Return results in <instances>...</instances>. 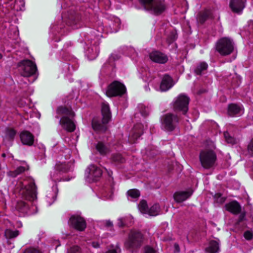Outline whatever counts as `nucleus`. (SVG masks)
<instances>
[{"label": "nucleus", "instance_id": "de8ad7c7", "mask_svg": "<svg viewBox=\"0 0 253 253\" xmlns=\"http://www.w3.org/2000/svg\"><path fill=\"white\" fill-rule=\"evenodd\" d=\"M174 248L176 251L179 252V247L178 244H174Z\"/></svg>", "mask_w": 253, "mask_h": 253}, {"label": "nucleus", "instance_id": "423d86ee", "mask_svg": "<svg viewBox=\"0 0 253 253\" xmlns=\"http://www.w3.org/2000/svg\"><path fill=\"white\" fill-rule=\"evenodd\" d=\"M21 74L24 77H30L35 74L37 70L35 63L29 60L21 62Z\"/></svg>", "mask_w": 253, "mask_h": 253}, {"label": "nucleus", "instance_id": "f8f14e48", "mask_svg": "<svg viewBox=\"0 0 253 253\" xmlns=\"http://www.w3.org/2000/svg\"><path fill=\"white\" fill-rule=\"evenodd\" d=\"M149 58L153 62L159 64H165L168 61V56L158 50H154L150 52Z\"/></svg>", "mask_w": 253, "mask_h": 253}, {"label": "nucleus", "instance_id": "1a4fd4ad", "mask_svg": "<svg viewBox=\"0 0 253 253\" xmlns=\"http://www.w3.org/2000/svg\"><path fill=\"white\" fill-rule=\"evenodd\" d=\"M71 225L77 230L82 231L86 227V222L84 218L78 215H73L69 221Z\"/></svg>", "mask_w": 253, "mask_h": 253}, {"label": "nucleus", "instance_id": "2eb2a0df", "mask_svg": "<svg viewBox=\"0 0 253 253\" xmlns=\"http://www.w3.org/2000/svg\"><path fill=\"white\" fill-rule=\"evenodd\" d=\"M88 177L92 180H96L102 174V170L98 167L94 165H90L87 169Z\"/></svg>", "mask_w": 253, "mask_h": 253}, {"label": "nucleus", "instance_id": "49530a36", "mask_svg": "<svg viewBox=\"0 0 253 253\" xmlns=\"http://www.w3.org/2000/svg\"><path fill=\"white\" fill-rule=\"evenodd\" d=\"M92 245L94 248H97L99 247V244L96 242H93Z\"/></svg>", "mask_w": 253, "mask_h": 253}, {"label": "nucleus", "instance_id": "dca6fc26", "mask_svg": "<svg viewBox=\"0 0 253 253\" xmlns=\"http://www.w3.org/2000/svg\"><path fill=\"white\" fill-rule=\"evenodd\" d=\"M193 192L191 189L186 191L177 192L174 193L173 198L176 202L180 203L189 198L192 195Z\"/></svg>", "mask_w": 253, "mask_h": 253}, {"label": "nucleus", "instance_id": "412c9836", "mask_svg": "<svg viewBox=\"0 0 253 253\" xmlns=\"http://www.w3.org/2000/svg\"><path fill=\"white\" fill-rule=\"evenodd\" d=\"M226 210L233 213L238 214L240 212L241 207L236 201H233L225 205Z\"/></svg>", "mask_w": 253, "mask_h": 253}, {"label": "nucleus", "instance_id": "09e8293b", "mask_svg": "<svg viewBox=\"0 0 253 253\" xmlns=\"http://www.w3.org/2000/svg\"><path fill=\"white\" fill-rule=\"evenodd\" d=\"M106 253H117L116 251L114 250H109Z\"/></svg>", "mask_w": 253, "mask_h": 253}, {"label": "nucleus", "instance_id": "f3484780", "mask_svg": "<svg viewBox=\"0 0 253 253\" xmlns=\"http://www.w3.org/2000/svg\"><path fill=\"white\" fill-rule=\"evenodd\" d=\"M246 0H231L230 7L232 10L236 13H239L245 7Z\"/></svg>", "mask_w": 253, "mask_h": 253}, {"label": "nucleus", "instance_id": "72a5a7b5", "mask_svg": "<svg viewBox=\"0 0 253 253\" xmlns=\"http://www.w3.org/2000/svg\"><path fill=\"white\" fill-rule=\"evenodd\" d=\"M214 198L215 199V201L219 204H222L223 203L225 200L226 198L222 197L220 193H216L215 194L214 196Z\"/></svg>", "mask_w": 253, "mask_h": 253}, {"label": "nucleus", "instance_id": "6e6552de", "mask_svg": "<svg viewBox=\"0 0 253 253\" xmlns=\"http://www.w3.org/2000/svg\"><path fill=\"white\" fill-rule=\"evenodd\" d=\"M36 189L35 183L33 180H24L22 183L20 192L25 196L33 197L35 194Z\"/></svg>", "mask_w": 253, "mask_h": 253}, {"label": "nucleus", "instance_id": "6ab92c4d", "mask_svg": "<svg viewBox=\"0 0 253 253\" xmlns=\"http://www.w3.org/2000/svg\"><path fill=\"white\" fill-rule=\"evenodd\" d=\"M107 123H104L103 120L102 121V123H101L97 119H93L92 121V126L93 129L97 132H104L107 129Z\"/></svg>", "mask_w": 253, "mask_h": 253}, {"label": "nucleus", "instance_id": "20e7f679", "mask_svg": "<svg viewBox=\"0 0 253 253\" xmlns=\"http://www.w3.org/2000/svg\"><path fill=\"white\" fill-rule=\"evenodd\" d=\"M126 90L123 84L118 81H114L108 86L106 94L108 97L117 96L123 95Z\"/></svg>", "mask_w": 253, "mask_h": 253}, {"label": "nucleus", "instance_id": "e433bc0d", "mask_svg": "<svg viewBox=\"0 0 253 253\" xmlns=\"http://www.w3.org/2000/svg\"><path fill=\"white\" fill-rule=\"evenodd\" d=\"M27 169L26 168L22 166L19 167L17 168V169L14 171V176L23 172L25 171V170Z\"/></svg>", "mask_w": 253, "mask_h": 253}, {"label": "nucleus", "instance_id": "473e14b6", "mask_svg": "<svg viewBox=\"0 0 253 253\" xmlns=\"http://www.w3.org/2000/svg\"><path fill=\"white\" fill-rule=\"evenodd\" d=\"M224 136L226 141L228 143L233 144L236 143V139L231 136L228 132H224Z\"/></svg>", "mask_w": 253, "mask_h": 253}, {"label": "nucleus", "instance_id": "79ce46f5", "mask_svg": "<svg viewBox=\"0 0 253 253\" xmlns=\"http://www.w3.org/2000/svg\"><path fill=\"white\" fill-rule=\"evenodd\" d=\"M80 251V248L78 246H74L71 248L69 253H77Z\"/></svg>", "mask_w": 253, "mask_h": 253}, {"label": "nucleus", "instance_id": "39448f33", "mask_svg": "<svg viewBox=\"0 0 253 253\" xmlns=\"http://www.w3.org/2000/svg\"><path fill=\"white\" fill-rule=\"evenodd\" d=\"M189 98L184 94L179 95L173 103V109L175 111H181L185 114L188 109Z\"/></svg>", "mask_w": 253, "mask_h": 253}, {"label": "nucleus", "instance_id": "f704fd0d", "mask_svg": "<svg viewBox=\"0 0 253 253\" xmlns=\"http://www.w3.org/2000/svg\"><path fill=\"white\" fill-rule=\"evenodd\" d=\"M56 169L59 171L66 172L68 171V168H67L65 164H58L56 165Z\"/></svg>", "mask_w": 253, "mask_h": 253}, {"label": "nucleus", "instance_id": "ddd939ff", "mask_svg": "<svg viewBox=\"0 0 253 253\" xmlns=\"http://www.w3.org/2000/svg\"><path fill=\"white\" fill-rule=\"evenodd\" d=\"M143 125L141 124H137L134 126L128 138L130 143H134L137 139L143 133Z\"/></svg>", "mask_w": 253, "mask_h": 253}, {"label": "nucleus", "instance_id": "f03ea898", "mask_svg": "<svg viewBox=\"0 0 253 253\" xmlns=\"http://www.w3.org/2000/svg\"><path fill=\"white\" fill-rule=\"evenodd\" d=\"M216 160V156L213 150L205 149L202 151L200 154V161L202 166L206 169L211 168Z\"/></svg>", "mask_w": 253, "mask_h": 253}, {"label": "nucleus", "instance_id": "c03bdc74", "mask_svg": "<svg viewBox=\"0 0 253 253\" xmlns=\"http://www.w3.org/2000/svg\"><path fill=\"white\" fill-rule=\"evenodd\" d=\"M248 151L252 155H253V139H252L248 145Z\"/></svg>", "mask_w": 253, "mask_h": 253}, {"label": "nucleus", "instance_id": "a211bd4d", "mask_svg": "<svg viewBox=\"0 0 253 253\" xmlns=\"http://www.w3.org/2000/svg\"><path fill=\"white\" fill-rule=\"evenodd\" d=\"M101 112L104 123H108L110 121L111 117V112L108 103L106 102L102 103Z\"/></svg>", "mask_w": 253, "mask_h": 253}, {"label": "nucleus", "instance_id": "4468645a", "mask_svg": "<svg viewBox=\"0 0 253 253\" xmlns=\"http://www.w3.org/2000/svg\"><path fill=\"white\" fill-rule=\"evenodd\" d=\"M20 138L24 145L32 146L34 141V135L29 131L24 130L20 134Z\"/></svg>", "mask_w": 253, "mask_h": 253}, {"label": "nucleus", "instance_id": "393cba45", "mask_svg": "<svg viewBox=\"0 0 253 253\" xmlns=\"http://www.w3.org/2000/svg\"><path fill=\"white\" fill-rule=\"evenodd\" d=\"M160 206L158 204H155L150 209H148L146 214L150 216H156L160 212Z\"/></svg>", "mask_w": 253, "mask_h": 253}, {"label": "nucleus", "instance_id": "58836bf2", "mask_svg": "<svg viewBox=\"0 0 253 253\" xmlns=\"http://www.w3.org/2000/svg\"><path fill=\"white\" fill-rule=\"evenodd\" d=\"M24 253H41V252L37 249L30 248L26 249Z\"/></svg>", "mask_w": 253, "mask_h": 253}, {"label": "nucleus", "instance_id": "ea45409f", "mask_svg": "<svg viewBox=\"0 0 253 253\" xmlns=\"http://www.w3.org/2000/svg\"><path fill=\"white\" fill-rule=\"evenodd\" d=\"M118 225L119 227H122L125 226L126 225V218H121L119 219Z\"/></svg>", "mask_w": 253, "mask_h": 253}, {"label": "nucleus", "instance_id": "c9c22d12", "mask_svg": "<svg viewBox=\"0 0 253 253\" xmlns=\"http://www.w3.org/2000/svg\"><path fill=\"white\" fill-rule=\"evenodd\" d=\"M113 159L115 162L118 163H123L125 161L124 159L121 154H116L113 157Z\"/></svg>", "mask_w": 253, "mask_h": 253}, {"label": "nucleus", "instance_id": "5701e85b", "mask_svg": "<svg viewBox=\"0 0 253 253\" xmlns=\"http://www.w3.org/2000/svg\"><path fill=\"white\" fill-rule=\"evenodd\" d=\"M228 113L230 116H234L237 115H240L243 113L241 107L235 104H231L228 106Z\"/></svg>", "mask_w": 253, "mask_h": 253}, {"label": "nucleus", "instance_id": "f257e3e1", "mask_svg": "<svg viewBox=\"0 0 253 253\" xmlns=\"http://www.w3.org/2000/svg\"><path fill=\"white\" fill-rule=\"evenodd\" d=\"M57 113L59 115H63L60 121L62 127L68 131H74L75 129V125L73 121L68 118H73L75 116V113L72 109L70 108L59 107L57 110Z\"/></svg>", "mask_w": 253, "mask_h": 253}, {"label": "nucleus", "instance_id": "c85d7f7f", "mask_svg": "<svg viewBox=\"0 0 253 253\" xmlns=\"http://www.w3.org/2000/svg\"><path fill=\"white\" fill-rule=\"evenodd\" d=\"M207 68L208 64L205 62H202L196 67L195 73L198 75H200L204 71L206 70Z\"/></svg>", "mask_w": 253, "mask_h": 253}, {"label": "nucleus", "instance_id": "bb28decb", "mask_svg": "<svg viewBox=\"0 0 253 253\" xmlns=\"http://www.w3.org/2000/svg\"><path fill=\"white\" fill-rule=\"evenodd\" d=\"M16 133V131L13 128H7L5 130V138L9 140H12Z\"/></svg>", "mask_w": 253, "mask_h": 253}, {"label": "nucleus", "instance_id": "4c0bfd02", "mask_svg": "<svg viewBox=\"0 0 253 253\" xmlns=\"http://www.w3.org/2000/svg\"><path fill=\"white\" fill-rule=\"evenodd\" d=\"M143 253H156V251L150 246H146L144 249Z\"/></svg>", "mask_w": 253, "mask_h": 253}, {"label": "nucleus", "instance_id": "cd10ccee", "mask_svg": "<svg viewBox=\"0 0 253 253\" xmlns=\"http://www.w3.org/2000/svg\"><path fill=\"white\" fill-rule=\"evenodd\" d=\"M155 0H139V1L144 8L148 11L153 5Z\"/></svg>", "mask_w": 253, "mask_h": 253}, {"label": "nucleus", "instance_id": "3c124183", "mask_svg": "<svg viewBox=\"0 0 253 253\" xmlns=\"http://www.w3.org/2000/svg\"><path fill=\"white\" fill-rule=\"evenodd\" d=\"M2 157H5V154H3L2 155Z\"/></svg>", "mask_w": 253, "mask_h": 253}, {"label": "nucleus", "instance_id": "a878e982", "mask_svg": "<svg viewBox=\"0 0 253 253\" xmlns=\"http://www.w3.org/2000/svg\"><path fill=\"white\" fill-rule=\"evenodd\" d=\"M96 148L101 155H105L109 152L108 148L103 143L100 142L97 143Z\"/></svg>", "mask_w": 253, "mask_h": 253}, {"label": "nucleus", "instance_id": "8fccbe9b", "mask_svg": "<svg viewBox=\"0 0 253 253\" xmlns=\"http://www.w3.org/2000/svg\"><path fill=\"white\" fill-rule=\"evenodd\" d=\"M2 58V55L1 54H0V59H1Z\"/></svg>", "mask_w": 253, "mask_h": 253}, {"label": "nucleus", "instance_id": "7ed1b4c3", "mask_svg": "<svg viewBox=\"0 0 253 253\" xmlns=\"http://www.w3.org/2000/svg\"><path fill=\"white\" fill-rule=\"evenodd\" d=\"M233 49V42L228 38H221L216 42V50L222 55L225 56L231 54Z\"/></svg>", "mask_w": 253, "mask_h": 253}, {"label": "nucleus", "instance_id": "a19ab883", "mask_svg": "<svg viewBox=\"0 0 253 253\" xmlns=\"http://www.w3.org/2000/svg\"><path fill=\"white\" fill-rule=\"evenodd\" d=\"M244 236L247 240H249L252 239L253 234L251 232L247 231L244 233Z\"/></svg>", "mask_w": 253, "mask_h": 253}, {"label": "nucleus", "instance_id": "2f4dec72", "mask_svg": "<svg viewBox=\"0 0 253 253\" xmlns=\"http://www.w3.org/2000/svg\"><path fill=\"white\" fill-rule=\"evenodd\" d=\"M127 195L132 199H137L140 196V192L138 190L133 189L128 190Z\"/></svg>", "mask_w": 253, "mask_h": 253}, {"label": "nucleus", "instance_id": "9d476101", "mask_svg": "<svg viewBox=\"0 0 253 253\" xmlns=\"http://www.w3.org/2000/svg\"><path fill=\"white\" fill-rule=\"evenodd\" d=\"M154 2L148 11L155 15H159L162 14L167 8L165 1L162 0H155Z\"/></svg>", "mask_w": 253, "mask_h": 253}, {"label": "nucleus", "instance_id": "0eeeda50", "mask_svg": "<svg viewBox=\"0 0 253 253\" xmlns=\"http://www.w3.org/2000/svg\"><path fill=\"white\" fill-rule=\"evenodd\" d=\"M142 241V235L139 232H131L128 240L125 243L127 249L134 248L139 246Z\"/></svg>", "mask_w": 253, "mask_h": 253}, {"label": "nucleus", "instance_id": "7c9ffc66", "mask_svg": "<svg viewBox=\"0 0 253 253\" xmlns=\"http://www.w3.org/2000/svg\"><path fill=\"white\" fill-rule=\"evenodd\" d=\"M139 211L143 213L146 214L148 210L147 202L145 200H141L138 205Z\"/></svg>", "mask_w": 253, "mask_h": 253}, {"label": "nucleus", "instance_id": "c756f323", "mask_svg": "<svg viewBox=\"0 0 253 253\" xmlns=\"http://www.w3.org/2000/svg\"><path fill=\"white\" fill-rule=\"evenodd\" d=\"M19 235L18 230L12 231L10 229H7L5 231V236L6 238H13L17 237Z\"/></svg>", "mask_w": 253, "mask_h": 253}, {"label": "nucleus", "instance_id": "aec40b11", "mask_svg": "<svg viewBox=\"0 0 253 253\" xmlns=\"http://www.w3.org/2000/svg\"><path fill=\"white\" fill-rule=\"evenodd\" d=\"M172 86V80L168 75H165L160 84V89L162 91H167Z\"/></svg>", "mask_w": 253, "mask_h": 253}, {"label": "nucleus", "instance_id": "a18cd8bd", "mask_svg": "<svg viewBox=\"0 0 253 253\" xmlns=\"http://www.w3.org/2000/svg\"><path fill=\"white\" fill-rule=\"evenodd\" d=\"M141 114L143 116H147L149 114L148 108L145 107H143V109L141 110Z\"/></svg>", "mask_w": 253, "mask_h": 253}, {"label": "nucleus", "instance_id": "37998d69", "mask_svg": "<svg viewBox=\"0 0 253 253\" xmlns=\"http://www.w3.org/2000/svg\"><path fill=\"white\" fill-rule=\"evenodd\" d=\"M25 206V203L23 202H19L17 204L16 209L19 211H21L22 208Z\"/></svg>", "mask_w": 253, "mask_h": 253}, {"label": "nucleus", "instance_id": "b1692460", "mask_svg": "<svg viewBox=\"0 0 253 253\" xmlns=\"http://www.w3.org/2000/svg\"><path fill=\"white\" fill-rule=\"evenodd\" d=\"M219 250V243L215 241H211L206 251L209 253H216Z\"/></svg>", "mask_w": 253, "mask_h": 253}, {"label": "nucleus", "instance_id": "9b49d317", "mask_svg": "<svg viewBox=\"0 0 253 253\" xmlns=\"http://www.w3.org/2000/svg\"><path fill=\"white\" fill-rule=\"evenodd\" d=\"M177 121L178 118L176 116L171 114H168L163 117L162 124L166 129L171 131L174 129L175 127L174 123Z\"/></svg>", "mask_w": 253, "mask_h": 253}, {"label": "nucleus", "instance_id": "4be33fe9", "mask_svg": "<svg viewBox=\"0 0 253 253\" xmlns=\"http://www.w3.org/2000/svg\"><path fill=\"white\" fill-rule=\"evenodd\" d=\"M212 12L211 10L205 9L199 13L197 19L198 23L203 24L209 18L211 17Z\"/></svg>", "mask_w": 253, "mask_h": 253}]
</instances>
